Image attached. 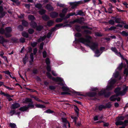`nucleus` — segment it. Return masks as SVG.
I'll return each instance as SVG.
<instances>
[{
  "instance_id": "a19ab883",
  "label": "nucleus",
  "mask_w": 128,
  "mask_h": 128,
  "mask_svg": "<svg viewBox=\"0 0 128 128\" xmlns=\"http://www.w3.org/2000/svg\"><path fill=\"white\" fill-rule=\"evenodd\" d=\"M46 12V10H44L42 9L39 11V13L40 14L42 15L44 14Z\"/></svg>"
},
{
  "instance_id": "864d4df0",
  "label": "nucleus",
  "mask_w": 128,
  "mask_h": 128,
  "mask_svg": "<svg viewBox=\"0 0 128 128\" xmlns=\"http://www.w3.org/2000/svg\"><path fill=\"white\" fill-rule=\"evenodd\" d=\"M68 92L66 91L65 92H61V94L62 95H64V94H70L68 93Z\"/></svg>"
},
{
  "instance_id": "a211bd4d",
  "label": "nucleus",
  "mask_w": 128,
  "mask_h": 128,
  "mask_svg": "<svg viewBox=\"0 0 128 128\" xmlns=\"http://www.w3.org/2000/svg\"><path fill=\"white\" fill-rule=\"evenodd\" d=\"M37 24L35 22L33 21L31 22L30 23V26L32 27L35 28L37 26Z\"/></svg>"
},
{
  "instance_id": "ea45409f",
  "label": "nucleus",
  "mask_w": 128,
  "mask_h": 128,
  "mask_svg": "<svg viewBox=\"0 0 128 128\" xmlns=\"http://www.w3.org/2000/svg\"><path fill=\"white\" fill-rule=\"evenodd\" d=\"M46 62L47 65H49L50 64V59L48 58H46Z\"/></svg>"
},
{
  "instance_id": "dca6fc26",
  "label": "nucleus",
  "mask_w": 128,
  "mask_h": 128,
  "mask_svg": "<svg viewBox=\"0 0 128 128\" xmlns=\"http://www.w3.org/2000/svg\"><path fill=\"white\" fill-rule=\"evenodd\" d=\"M119 75V72L117 71H116L113 74V77L114 78H116Z\"/></svg>"
},
{
  "instance_id": "f704fd0d",
  "label": "nucleus",
  "mask_w": 128,
  "mask_h": 128,
  "mask_svg": "<svg viewBox=\"0 0 128 128\" xmlns=\"http://www.w3.org/2000/svg\"><path fill=\"white\" fill-rule=\"evenodd\" d=\"M42 18L44 20H46L49 19V17L46 15H44L42 16Z\"/></svg>"
},
{
  "instance_id": "9b49d317",
  "label": "nucleus",
  "mask_w": 128,
  "mask_h": 128,
  "mask_svg": "<svg viewBox=\"0 0 128 128\" xmlns=\"http://www.w3.org/2000/svg\"><path fill=\"white\" fill-rule=\"evenodd\" d=\"M20 106V105L18 103H15L13 104L12 105V108L13 109L17 108Z\"/></svg>"
},
{
  "instance_id": "0eeeda50",
  "label": "nucleus",
  "mask_w": 128,
  "mask_h": 128,
  "mask_svg": "<svg viewBox=\"0 0 128 128\" xmlns=\"http://www.w3.org/2000/svg\"><path fill=\"white\" fill-rule=\"evenodd\" d=\"M68 10V8H64L62 11V12L59 14V16L61 18L64 17L66 13Z\"/></svg>"
},
{
  "instance_id": "bf43d9fd",
  "label": "nucleus",
  "mask_w": 128,
  "mask_h": 128,
  "mask_svg": "<svg viewBox=\"0 0 128 128\" xmlns=\"http://www.w3.org/2000/svg\"><path fill=\"white\" fill-rule=\"evenodd\" d=\"M116 27L112 26L109 28L108 30H114L116 29Z\"/></svg>"
},
{
  "instance_id": "13d9d810",
  "label": "nucleus",
  "mask_w": 128,
  "mask_h": 128,
  "mask_svg": "<svg viewBox=\"0 0 128 128\" xmlns=\"http://www.w3.org/2000/svg\"><path fill=\"white\" fill-rule=\"evenodd\" d=\"M57 6L60 7H64V4H60L59 2H58L57 3Z\"/></svg>"
},
{
  "instance_id": "393cba45",
  "label": "nucleus",
  "mask_w": 128,
  "mask_h": 128,
  "mask_svg": "<svg viewBox=\"0 0 128 128\" xmlns=\"http://www.w3.org/2000/svg\"><path fill=\"white\" fill-rule=\"evenodd\" d=\"M35 106L36 107L38 108H44L45 107L42 104H36Z\"/></svg>"
},
{
  "instance_id": "c756f323",
  "label": "nucleus",
  "mask_w": 128,
  "mask_h": 128,
  "mask_svg": "<svg viewBox=\"0 0 128 128\" xmlns=\"http://www.w3.org/2000/svg\"><path fill=\"white\" fill-rule=\"evenodd\" d=\"M22 24L24 26H26L28 25V23L26 21L23 20L22 21Z\"/></svg>"
},
{
  "instance_id": "69168bd1",
  "label": "nucleus",
  "mask_w": 128,
  "mask_h": 128,
  "mask_svg": "<svg viewBox=\"0 0 128 128\" xmlns=\"http://www.w3.org/2000/svg\"><path fill=\"white\" fill-rule=\"evenodd\" d=\"M53 111L51 110H46L45 112H46L48 113H52Z\"/></svg>"
},
{
  "instance_id": "20e7f679",
  "label": "nucleus",
  "mask_w": 128,
  "mask_h": 128,
  "mask_svg": "<svg viewBox=\"0 0 128 128\" xmlns=\"http://www.w3.org/2000/svg\"><path fill=\"white\" fill-rule=\"evenodd\" d=\"M6 30L7 33L5 34V36L7 38H9L11 36V35L8 33L11 32L12 31V29L10 27H7L6 28Z\"/></svg>"
},
{
  "instance_id": "2f4dec72",
  "label": "nucleus",
  "mask_w": 128,
  "mask_h": 128,
  "mask_svg": "<svg viewBox=\"0 0 128 128\" xmlns=\"http://www.w3.org/2000/svg\"><path fill=\"white\" fill-rule=\"evenodd\" d=\"M95 56L96 57L99 56L100 54L99 51V50H97L95 52Z\"/></svg>"
},
{
  "instance_id": "7c9ffc66",
  "label": "nucleus",
  "mask_w": 128,
  "mask_h": 128,
  "mask_svg": "<svg viewBox=\"0 0 128 128\" xmlns=\"http://www.w3.org/2000/svg\"><path fill=\"white\" fill-rule=\"evenodd\" d=\"M22 36L25 37L27 38L28 37V35L27 33L25 32H23L22 33Z\"/></svg>"
},
{
  "instance_id": "c9c22d12",
  "label": "nucleus",
  "mask_w": 128,
  "mask_h": 128,
  "mask_svg": "<svg viewBox=\"0 0 128 128\" xmlns=\"http://www.w3.org/2000/svg\"><path fill=\"white\" fill-rule=\"evenodd\" d=\"M105 106V108H109L112 106V104L108 102L107 104Z\"/></svg>"
},
{
  "instance_id": "e433bc0d",
  "label": "nucleus",
  "mask_w": 128,
  "mask_h": 128,
  "mask_svg": "<svg viewBox=\"0 0 128 128\" xmlns=\"http://www.w3.org/2000/svg\"><path fill=\"white\" fill-rule=\"evenodd\" d=\"M10 126L12 128H16V125L14 123H10Z\"/></svg>"
},
{
  "instance_id": "4d7b16f0",
  "label": "nucleus",
  "mask_w": 128,
  "mask_h": 128,
  "mask_svg": "<svg viewBox=\"0 0 128 128\" xmlns=\"http://www.w3.org/2000/svg\"><path fill=\"white\" fill-rule=\"evenodd\" d=\"M75 22H77L78 23H81V19H76L75 20Z\"/></svg>"
},
{
  "instance_id": "4c0bfd02",
  "label": "nucleus",
  "mask_w": 128,
  "mask_h": 128,
  "mask_svg": "<svg viewBox=\"0 0 128 128\" xmlns=\"http://www.w3.org/2000/svg\"><path fill=\"white\" fill-rule=\"evenodd\" d=\"M0 94L1 95H3L4 96L6 97L8 96V94L7 93L5 94L4 92H2V91H0Z\"/></svg>"
},
{
  "instance_id": "412c9836",
  "label": "nucleus",
  "mask_w": 128,
  "mask_h": 128,
  "mask_svg": "<svg viewBox=\"0 0 128 128\" xmlns=\"http://www.w3.org/2000/svg\"><path fill=\"white\" fill-rule=\"evenodd\" d=\"M74 109L77 114L78 115V112L79 111V109L76 106H74Z\"/></svg>"
},
{
  "instance_id": "6ab92c4d",
  "label": "nucleus",
  "mask_w": 128,
  "mask_h": 128,
  "mask_svg": "<svg viewBox=\"0 0 128 128\" xmlns=\"http://www.w3.org/2000/svg\"><path fill=\"white\" fill-rule=\"evenodd\" d=\"M28 19L32 21V20H34L35 19V18L32 15H30L28 16Z\"/></svg>"
},
{
  "instance_id": "e2e57ef3",
  "label": "nucleus",
  "mask_w": 128,
  "mask_h": 128,
  "mask_svg": "<svg viewBox=\"0 0 128 128\" xmlns=\"http://www.w3.org/2000/svg\"><path fill=\"white\" fill-rule=\"evenodd\" d=\"M63 24H57L56 26V27H61L63 26Z\"/></svg>"
},
{
  "instance_id": "9d476101",
  "label": "nucleus",
  "mask_w": 128,
  "mask_h": 128,
  "mask_svg": "<svg viewBox=\"0 0 128 128\" xmlns=\"http://www.w3.org/2000/svg\"><path fill=\"white\" fill-rule=\"evenodd\" d=\"M126 64H123L121 63L119 66L117 68V69L120 70H122V68H125L126 67Z\"/></svg>"
},
{
  "instance_id": "774afa93",
  "label": "nucleus",
  "mask_w": 128,
  "mask_h": 128,
  "mask_svg": "<svg viewBox=\"0 0 128 128\" xmlns=\"http://www.w3.org/2000/svg\"><path fill=\"white\" fill-rule=\"evenodd\" d=\"M18 28L21 31L23 29L22 26L21 25H20L18 27Z\"/></svg>"
},
{
  "instance_id": "aec40b11",
  "label": "nucleus",
  "mask_w": 128,
  "mask_h": 128,
  "mask_svg": "<svg viewBox=\"0 0 128 128\" xmlns=\"http://www.w3.org/2000/svg\"><path fill=\"white\" fill-rule=\"evenodd\" d=\"M62 121L63 122L66 124L64 125V126L65 127H66V124H67V123H68V122L67 120L65 118H62Z\"/></svg>"
},
{
  "instance_id": "0e129e2a",
  "label": "nucleus",
  "mask_w": 128,
  "mask_h": 128,
  "mask_svg": "<svg viewBox=\"0 0 128 128\" xmlns=\"http://www.w3.org/2000/svg\"><path fill=\"white\" fill-rule=\"evenodd\" d=\"M47 76L48 78H52V76L51 74L48 72L47 73Z\"/></svg>"
},
{
  "instance_id": "58836bf2",
  "label": "nucleus",
  "mask_w": 128,
  "mask_h": 128,
  "mask_svg": "<svg viewBox=\"0 0 128 128\" xmlns=\"http://www.w3.org/2000/svg\"><path fill=\"white\" fill-rule=\"evenodd\" d=\"M42 5L40 4H38L35 5V7L38 8H40L42 7Z\"/></svg>"
},
{
  "instance_id": "423d86ee",
  "label": "nucleus",
  "mask_w": 128,
  "mask_h": 128,
  "mask_svg": "<svg viewBox=\"0 0 128 128\" xmlns=\"http://www.w3.org/2000/svg\"><path fill=\"white\" fill-rule=\"evenodd\" d=\"M111 49L112 51L114 52L117 55L122 57V56L120 52H118L116 48L115 47H112L111 48Z\"/></svg>"
},
{
  "instance_id": "1a4fd4ad",
  "label": "nucleus",
  "mask_w": 128,
  "mask_h": 128,
  "mask_svg": "<svg viewBox=\"0 0 128 128\" xmlns=\"http://www.w3.org/2000/svg\"><path fill=\"white\" fill-rule=\"evenodd\" d=\"M50 15L52 18H54L57 17L58 16V14L56 12H53L50 14Z\"/></svg>"
},
{
  "instance_id": "338daca9",
  "label": "nucleus",
  "mask_w": 128,
  "mask_h": 128,
  "mask_svg": "<svg viewBox=\"0 0 128 128\" xmlns=\"http://www.w3.org/2000/svg\"><path fill=\"white\" fill-rule=\"evenodd\" d=\"M20 42L23 43L25 42V40L24 38H21L20 39Z\"/></svg>"
},
{
  "instance_id": "473e14b6",
  "label": "nucleus",
  "mask_w": 128,
  "mask_h": 128,
  "mask_svg": "<svg viewBox=\"0 0 128 128\" xmlns=\"http://www.w3.org/2000/svg\"><path fill=\"white\" fill-rule=\"evenodd\" d=\"M43 28V26H39L37 27L36 30L38 31L41 30Z\"/></svg>"
},
{
  "instance_id": "7ed1b4c3",
  "label": "nucleus",
  "mask_w": 128,
  "mask_h": 128,
  "mask_svg": "<svg viewBox=\"0 0 128 128\" xmlns=\"http://www.w3.org/2000/svg\"><path fill=\"white\" fill-rule=\"evenodd\" d=\"M116 81L115 79H111L109 81L108 85L106 86V90H111L114 88L115 86L114 84Z\"/></svg>"
},
{
  "instance_id": "a878e982",
  "label": "nucleus",
  "mask_w": 128,
  "mask_h": 128,
  "mask_svg": "<svg viewBox=\"0 0 128 128\" xmlns=\"http://www.w3.org/2000/svg\"><path fill=\"white\" fill-rule=\"evenodd\" d=\"M46 36H44L43 37H40V38L38 40V42H40L44 40L46 38Z\"/></svg>"
},
{
  "instance_id": "6e6d98bb",
  "label": "nucleus",
  "mask_w": 128,
  "mask_h": 128,
  "mask_svg": "<svg viewBox=\"0 0 128 128\" xmlns=\"http://www.w3.org/2000/svg\"><path fill=\"white\" fill-rule=\"evenodd\" d=\"M37 43L36 42H33L31 44V45L33 47H35L37 44Z\"/></svg>"
},
{
  "instance_id": "5fc2aeb1",
  "label": "nucleus",
  "mask_w": 128,
  "mask_h": 128,
  "mask_svg": "<svg viewBox=\"0 0 128 128\" xmlns=\"http://www.w3.org/2000/svg\"><path fill=\"white\" fill-rule=\"evenodd\" d=\"M68 92L66 91L65 92H61V94L62 95H64V94H70L68 93Z\"/></svg>"
},
{
  "instance_id": "4468645a",
  "label": "nucleus",
  "mask_w": 128,
  "mask_h": 128,
  "mask_svg": "<svg viewBox=\"0 0 128 128\" xmlns=\"http://www.w3.org/2000/svg\"><path fill=\"white\" fill-rule=\"evenodd\" d=\"M114 20L115 21V22L117 23H120L121 22V19L120 18H114Z\"/></svg>"
},
{
  "instance_id": "8fccbe9b",
  "label": "nucleus",
  "mask_w": 128,
  "mask_h": 128,
  "mask_svg": "<svg viewBox=\"0 0 128 128\" xmlns=\"http://www.w3.org/2000/svg\"><path fill=\"white\" fill-rule=\"evenodd\" d=\"M11 0L15 3L17 4H20V2L18 0Z\"/></svg>"
},
{
  "instance_id": "49530a36",
  "label": "nucleus",
  "mask_w": 128,
  "mask_h": 128,
  "mask_svg": "<svg viewBox=\"0 0 128 128\" xmlns=\"http://www.w3.org/2000/svg\"><path fill=\"white\" fill-rule=\"evenodd\" d=\"M28 31L29 33L30 34H32L34 32V30L33 29L31 28L29 29L28 30Z\"/></svg>"
},
{
  "instance_id": "de8ad7c7",
  "label": "nucleus",
  "mask_w": 128,
  "mask_h": 128,
  "mask_svg": "<svg viewBox=\"0 0 128 128\" xmlns=\"http://www.w3.org/2000/svg\"><path fill=\"white\" fill-rule=\"evenodd\" d=\"M43 56L44 58H45L46 56L47 53L45 51L43 52H42Z\"/></svg>"
},
{
  "instance_id": "f8f14e48",
  "label": "nucleus",
  "mask_w": 128,
  "mask_h": 128,
  "mask_svg": "<svg viewBox=\"0 0 128 128\" xmlns=\"http://www.w3.org/2000/svg\"><path fill=\"white\" fill-rule=\"evenodd\" d=\"M8 41L5 39L2 36H0V43L3 44L4 42H8Z\"/></svg>"
},
{
  "instance_id": "09e8293b",
  "label": "nucleus",
  "mask_w": 128,
  "mask_h": 128,
  "mask_svg": "<svg viewBox=\"0 0 128 128\" xmlns=\"http://www.w3.org/2000/svg\"><path fill=\"white\" fill-rule=\"evenodd\" d=\"M124 74H126V76H127L128 74V69L125 68L124 71Z\"/></svg>"
},
{
  "instance_id": "603ef678",
  "label": "nucleus",
  "mask_w": 128,
  "mask_h": 128,
  "mask_svg": "<svg viewBox=\"0 0 128 128\" xmlns=\"http://www.w3.org/2000/svg\"><path fill=\"white\" fill-rule=\"evenodd\" d=\"M6 97L9 101L12 100V99L10 98L11 97V96L9 94H8V96H6Z\"/></svg>"
},
{
  "instance_id": "680f3d73",
  "label": "nucleus",
  "mask_w": 128,
  "mask_h": 128,
  "mask_svg": "<svg viewBox=\"0 0 128 128\" xmlns=\"http://www.w3.org/2000/svg\"><path fill=\"white\" fill-rule=\"evenodd\" d=\"M0 14H1V16H0V18L4 16L5 14V13L4 12H0Z\"/></svg>"
},
{
  "instance_id": "3c124183",
  "label": "nucleus",
  "mask_w": 128,
  "mask_h": 128,
  "mask_svg": "<svg viewBox=\"0 0 128 128\" xmlns=\"http://www.w3.org/2000/svg\"><path fill=\"white\" fill-rule=\"evenodd\" d=\"M46 69L47 71L50 72L51 70V69L50 66L49 65H47L46 67Z\"/></svg>"
},
{
  "instance_id": "f03ea898",
  "label": "nucleus",
  "mask_w": 128,
  "mask_h": 128,
  "mask_svg": "<svg viewBox=\"0 0 128 128\" xmlns=\"http://www.w3.org/2000/svg\"><path fill=\"white\" fill-rule=\"evenodd\" d=\"M128 89V87L124 86L123 87L118 88H116L114 92L116 95L112 96L110 98V100L112 101H115L116 99V97L118 96L124 95L126 93Z\"/></svg>"
},
{
  "instance_id": "ddd939ff",
  "label": "nucleus",
  "mask_w": 128,
  "mask_h": 128,
  "mask_svg": "<svg viewBox=\"0 0 128 128\" xmlns=\"http://www.w3.org/2000/svg\"><path fill=\"white\" fill-rule=\"evenodd\" d=\"M28 108V107L26 106H24L20 108L19 110H20L24 112Z\"/></svg>"
},
{
  "instance_id": "37998d69",
  "label": "nucleus",
  "mask_w": 128,
  "mask_h": 128,
  "mask_svg": "<svg viewBox=\"0 0 128 128\" xmlns=\"http://www.w3.org/2000/svg\"><path fill=\"white\" fill-rule=\"evenodd\" d=\"M121 34L123 36H128V34L125 31H122L121 33Z\"/></svg>"
},
{
  "instance_id": "b1692460",
  "label": "nucleus",
  "mask_w": 128,
  "mask_h": 128,
  "mask_svg": "<svg viewBox=\"0 0 128 128\" xmlns=\"http://www.w3.org/2000/svg\"><path fill=\"white\" fill-rule=\"evenodd\" d=\"M54 21L52 20H50L48 21L47 24V25L49 26H51L54 23Z\"/></svg>"
},
{
  "instance_id": "bb28decb",
  "label": "nucleus",
  "mask_w": 128,
  "mask_h": 128,
  "mask_svg": "<svg viewBox=\"0 0 128 128\" xmlns=\"http://www.w3.org/2000/svg\"><path fill=\"white\" fill-rule=\"evenodd\" d=\"M4 86L6 88L8 89L9 90H14V88L13 87L10 88L9 86H6L5 85H4Z\"/></svg>"
},
{
  "instance_id": "cd10ccee",
  "label": "nucleus",
  "mask_w": 128,
  "mask_h": 128,
  "mask_svg": "<svg viewBox=\"0 0 128 128\" xmlns=\"http://www.w3.org/2000/svg\"><path fill=\"white\" fill-rule=\"evenodd\" d=\"M124 118V117L122 116H118L117 118V119L118 120H123Z\"/></svg>"
},
{
  "instance_id": "4be33fe9",
  "label": "nucleus",
  "mask_w": 128,
  "mask_h": 128,
  "mask_svg": "<svg viewBox=\"0 0 128 128\" xmlns=\"http://www.w3.org/2000/svg\"><path fill=\"white\" fill-rule=\"evenodd\" d=\"M24 102L26 103L27 102H31L32 103V100L31 99L29 98H26V99L25 100Z\"/></svg>"
},
{
  "instance_id": "c85d7f7f",
  "label": "nucleus",
  "mask_w": 128,
  "mask_h": 128,
  "mask_svg": "<svg viewBox=\"0 0 128 128\" xmlns=\"http://www.w3.org/2000/svg\"><path fill=\"white\" fill-rule=\"evenodd\" d=\"M123 124V122H122L121 121H118L115 123V124L116 126H118V125H122Z\"/></svg>"
},
{
  "instance_id": "5701e85b",
  "label": "nucleus",
  "mask_w": 128,
  "mask_h": 128,
  "mask_svg": "<svg viewBox=\"0 0 128 128\" xmlns=\"http://www.w3.org/2000/svg\"><path fill=\"white\" fill-rule=\"evenodd\" d=\"M62 89L64 91L67 92L69 91V88L63 86L62 88Z\"/></svg>"
},
{
  "instance_id": "052dcab7",
  "label": "nucleus",
  "mask_w": 128,
  "mask_h": 128,
  "mask_svg": "<svg viewBox=\"0 0 128 128\" xmlns=\"http://www.w3.org/2000/svg\"><path fill=\"white\" fill-rule=\"evenodd\" d=\"M4 30L2 28H1L0 30V33L2 34H4Z\"/></svg>"
},
{
  "instance_id": "39448f33",
  "label": "nucleus",
  "mask_w": 128,
  "mask_h": 128,
  "mask_svg": "<svg viewBox=\"0 0 128 128\" xmlns=\"http://www.w3.org/2000/svg\"><path fill=\"white\" fill-rule=\"evenodd\" d=\"M82 2H83L82 1H80L76 2L70 3V5L72 6L71 8L73 9L78 6V4H82Z\"/></svg>"
},
{
  "instance_id": "79ce46f5",
  "label": "nucleus",
  "mask_w": 128,
  "mask_h": 128,
  "mask_svg": "<svg viewBox=\"0 0 128 128\" xmlns=\"http://www.w3.org/2000/svg\"><path fill=\"white\" fill-rule=\"evenodd\" d=\"M63 20V19L62 18H58L56 19V22H61Z\"/></svg>"
},
{
  "instance_id": "f257e3e1",
  "label": "nucleus",
  "mask_w": 128,
  "mask_h": 128,
  "mask_svg": "<svg viewBox=\"0 0 128 128\" xmlns=\"http://www.w3.org/2000/svg\"><path fill=\"white\" fill-rule=\"evenodd\" d=\"M86 39L82 38H80L78 41L89 46L92 50L96 49L98 46V43L91 42L92 38L89 36H86Z\"/></svg>"
},
{
  "instance_id": "6e6552de",
  "label": "nucleus",
  "mask_w": 128,
  "mask_h": 128,
  "mask_svg": "<svg viewBox=\"0 0 128 128\" xmlns=\"http://www.w3.org/2000/svg\"><path fill=\"white\" fill-rule=\"evenodd\" d=\"M52 80L57 82H61L63 80L62 78L59 77H57L56 78L53 77L52 78Z\"/></svg>"
},
{
  "instance_id": "2eb2a0df",
  "label": "nucleus",
  "mask_w": 128,
  "mask_h": 128,
  "mask_svg": "<svg viewBox=\"0 0 128 128\" xmlns=\"http://www.w3.org/2000/svg\"><path fill=\"white\" fill-rule=\"evenodd\" d=\"M46 8L50 11L53 10V8L50 5H47L46 6Z\"/></svg>"
},
{
  "instance_id": "f3484780",
  "label": "nucleus",
  "mask_w": 128,
  "mask_h": 128,
  "mask_svg": "<svg viewBox=\"0 0 128 128\" xmlns=\"http://www.w3.org/2000/svg\"><path fill=\"white\" fill-rule=\"evenodd\" d=\"M74 15H75V13L74 12L70 13L66 16L65 19L68 18H69L70 16H72Z\"/></svg>"
},
{
  "instance_id": "72a5a7b5",
  "label": "nucleus",
  "mask_w": 128,
  "mask_h": 128,
  "mask_svg": "<svg viewBox=\"0 0 128 128\" xmlns=\"http://www.w3.org/2000/svg\"><path fill=\"white\" fill-rule=\"evenodd\" d=\"M84 14L83 12L81 10H79L77 12V14H75L76 16L77 15H82Z\"/></svg>"
},
{
  "instance_id": "a18cd8bd",
  "label": "nucleus",
  "mask_w": 128,
  "mask_h": 128,
  "mask_svg": "<svg viewBox=\"0 0 128 128\" xmlns=\"http://www.w3.org/2000/svg\"><path fill=\"white\" fill-rule=\"evenodd\" d=\"M108 22L110 24L112 25H114L115 23L114 21L112 20H109Z\"/></svg>"
},
{
  "instance_id": "c03bdc74",
  "label": "nucleus",
  "mask_w": 128,
  "mask_h": 128,
  "mask_svg": "<svg viewBox=\"0 0 128 128\" xmlns=\"http://www.w3.org/2000/svg\"><path fill=\"white\" fill-rule=\"evenodd\" d=\"M105 108V106L103 105H100L99 106V109L100 110H101L103 108Z\"/></svg>"
}]
</instances>
